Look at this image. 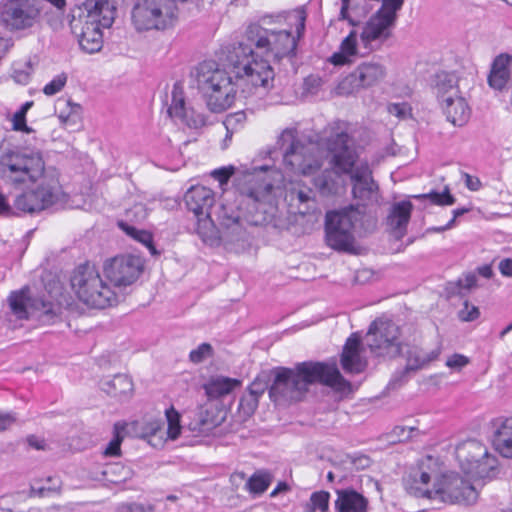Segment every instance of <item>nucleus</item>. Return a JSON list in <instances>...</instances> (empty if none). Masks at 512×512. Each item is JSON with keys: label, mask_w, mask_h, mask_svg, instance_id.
<instances>
[{"label": "nucleus", "mask_w": 512, "mask_h": 512, "mask_svg": "<svg viewBox=\"0 0 512 512\" xmlns=\"http://www.w3.org/2000/svg\"><path fill=\"white\" fill-rule=\"evenodd\" d=\"M306 12L304 8H299L288 15L289 20L295 22V35L290 29L285 27H271L270 36L274 40L272 49V60L279 61L285 57H294L296 54L297 42L303 36L305 31Z\"/></svg>", "instance_id": "obj_14"}, {"label": "nucleus", "mask_w": 512, "mask_h": 512, "mask_svg": "<svg viewBox=\"0 0 512 512\" xmlns=\"http://www.w3.org/2000/svg\"><path fill=\"white\" fill-rule=\"evenodd\" d=\"M155 510L152 504L129 503L122 506V512H153Z\"/></svg>", "instance_id": "obj_53"}, {"label": "nucleus", "mask_w": 512, "mask_h": 512, "mask_svg": "<svg viewBox=\"0 0 512 512\" xmlns=\"http://www.w3.org/2000/svg\"><path fill=\"white\" fill-rule=\"evenodd\" d=\"M221 421L217 419L208 410H201L198 414V419L192 430H197L199 433H209L214 428L219 426Z\"/></svg>", "instance_id": "obj_40"}, {"label": "nucleus", "mask_w": 512, "mask_h": 512, "mask_svg": "<svg viewBox=\"0 0 512 512\" xmlns=\"http://www.w3.org/2000/svg\"><path fill=\"white\" fill-rule=\"evenodd\" d=\"M265 391V386L260 383V382H256L254 381L250 386H249V389H248V393L249 394H255V397L259 399V397L264 393Z\"/></svg>", "instance_id": "obj_63"}, {"label": "nucleus", "mask_w": 512, "mask_h": 512, "mask_svg": "<svg viewBox=\"0 0 512 512\" xmlns=\"http://www.w3.org/2000/svg\"><path fill=\"white\" fill-rule=\"evenodd\" d=\"M271 27L251 24L244 40L235 44L228 54L234 78L213 61H204L196 68V82L207 107L214 113L229 109L237 97L247 98L266 92L273 86L274 71L270 64L274 40Z\"/></svg>", "instance_id": "obj_1"}, {"label": "nucleus", "mask_w": 512, "mask_h": 512, "mask_svg": "<svg viewBox=\"0 0 512 512\" xmlns=\"http://www.w3.org/2000/svg\"><path fill=\"white\" fill-rule=\"evenodd\" d=\"M15 422L11 414H0V431L6 430Z\"/></svg>", "instance_id": "obj_62"}, {"label": "nucleus", "mask_w": 512, "mask_h": 512, "mask_svg": "<svg viewBox=\"0 0 512 512\" xmlns=\"http://www.w3.org/2000/svg\"><path fill=\"white\" fill-rule=\"evenodd\" d=\"M101 389L115 398H127L133 392V382L125 374H117L113 378L103 379Z\"/></svg>", "instance_id": "obj_30"}, {"label": "nucleus", "mask_w": 512, "mask_h": 512, "mask_svg": "<svg viewBox=\"0 0 512 512\" xmlns=\"http://www.w3.org/2000/svg\"><path fill=\"white\" fill-rule=\"evenodd\" d=\"M166 418L168 423V438H170L171 440H175L178 438L181 432L180 415L174 408H170L166 410Z\"/></svg>", "instance_id": "obj_43"}, {"label": "nucleus", "mask_w": 512, "mask_h": 512, "mask_svg": "<svg viewBox=\"0 0 512 512\" xmlns=\"http://www.w3.org/2000/svg\"><path fill=\"white\" fill-rule=\"evenodd\" d=\"M404 0H382V7L377 11L396 21L397 11L401 9Z\"/></svg>", "instance_id": "obj_46"}, {"label": "nucleus", "mask_w": 512, "mask_h": 512, "mask_svg": "<svg viewBox=\"0 0 512 512\" xmlns=\"http://www.w3.org/2000/svg\"><path fill=\"white\" fill-rule=\"evenodd\" d=\"M477 278L473 274H468L464 279H459L457 284L460 288L470 290L476 286Z\"/></svg>", "instance_id": "obj_59"}, {"label": "nucleus", "mask_w": 512, "mask_h": 512, "mask_svg": "<svg viewBox=\"0 0 512 512\" xmlns=\"http://www.w3.org/2000/svg\"><path fill=\"white\" fill-rule=\"evenodd\" d=\"M364 212L355 205L328 211L325 216V240L336 251H355V230Z\"/></svg>", "instance_id": "obj_8"}, {"label": "nucleus", "mask_w": 512, "mask_h": 512, "mask_svg": "<svg viewBox=\"0 0 512 512\" xmlns=\"http://www.w3.org/2000/svg\"><path fill=\"white\" fill-rule=\"evenodd\" d=\"M171 97V104L168 108V113L171 117L179 118L195 128L204 125L205 120L201 115H197L195 119H189V110L186 108L184 90L179 83L174 84Z\"/></svg>", "instance_id": "obj_24"}, {"label": "nucleus", "mask_w": 512, "mask_h": 512, "mask_svg": "<svg viewBox=\"0 0 512 512\" xmlns=\"http://www.w3.org/2000/svg\"><path fill=\"white\" fill-rule=\"evenodd\" d=\"M332 170L326 169L316 178H314V185L322 196H332L338 194L340 190V176L343 173H338L331 165Z\"/></svg>", "instance_id": "obj_32"}, {"label": "nucleus", "mask_w": 512, "mask_h": 512, "mask_svg": "<svg viewBox=\"0 0 512 512\" xmlns=\"http://www.w3.org/2000/svg\"><path fill=\"white\" fill-rule=\"evenodd\" d=\"M493 445L504 457L512 458V417L497 419L493 423Z\"/></svg>", "instance_id": "obj_26"}, {"label": "nucleus", "mask_w": 512, "mask_h": 512, "mask_svg": "<svg viewBox=\"0 0 512 512\" xmlns=\"http://www.w3.org/2000/svg\"><path fill=\"white\" fill-rule=\"evenodd\" d=\"M329 500V492L324 490L313 492L309 501L304 506V512H328Z\"/></svg>", "instance_id": "obj_38"}, {"label": "nucleus", "mask_w": 512, "mask_h": 512, "mask_svg": "<svg viewBox=\"0 0 512 512\" xmlns=\"http://www.w3.org/2000/svg\"><path fill=\"white\" fill-rule=\"evenodd\" d=\"M8 303L11 312L18 319L35 317L43 323H53L57 317V305L42 296L30 295L28 287L11 292Z\"/></svg>", "instance_id": "obj_11"}, {"label": "nucleus", "mask_w": 512, "mask_h": 512, "mask_svg": "<svg viewBox=\"0 0 512 512\" xmlns=\"http://www.w3.org/2000/svg\"><path fill=\"white\" fill-rule=\"evenodd\" d=\"M27 442L31 447H33L37 450H44L46 447L45 441L43 439H39L35 436H29L27 438Z\"/></svg>", "instance_id": "obj_64"}, {"label": "nucleus", "mask_w": 512, "mask_h": 512, "mask_svg": "<svg viewBox=\"0 0 512 512\" xmlns=\"http://www.w3.org/2000/svg\"><path fill=\"white\" fill-rule=\"evenodd\" d=\"M143 269L142 258L131 254L115 256L103 264L105 276L116 287L132 285L140 277Z\"/></svg>", "instance_id": "obj_15"}, {"label": "nucleus", "mask_w": 512, "mask_h": 512, "mask_svg": "<svg viewBox=\"0 0 512 512\" xmlns=\"http://www.w3.org/2000/svg\"><path fill=\"white\" fill-rule=\"evenodd\" d=\"M414 198H417V199L427 198L433 204L440 205V206L453 205L456 201L454 196L450 194L448 187H446L445 190L441 193L436 192V191H431L427 194L415 195Z\"/></svg>", "instance_id": "obj_42"}, {"label": "nucleus", "mask_w": 512, "mask_h": 512, "mask_svg": "<svg viewBox=\"0 0 512 512\" xmlns=\"http://www.w3.org/2000/svg\"><path fill=\"white\" fill-rule=\"evenodd\" d=\"M466 187L471 191H478L482 187V183L478 177L468 173H463Z\"/></svg>", "instance_id": "obj_58"}, {"label": "nucleus", "mask_w": 512, "mask_h": 512, "mask_svg": "<svg viewBox=\"0 0 512 512\" xmlns=\"http://www.w3.org/2000/svg\"><path fill=\"white\" fill-rule=\"evenodd\" d=\"M466 212H468V209H466V208L455 209L453 211V218L445 226L434 227V228H431L430 230L434 231V232H443L445 230H448L453 227L456 218L463 215Z\"/></svg>", "instance_id": "obj_57"}, {"label": "nucleus", "mask_w": 512, "mask_h": 512, "mask_svg": "<svg viewBox=\"0 0 512 512\" xmlns=\"http://www.w3.org/2000/svg\"><path fill=\"white\" fill-rule=\"evenodd\" d=\"M433 91L438 102L451 100V97L461 94L458 77L454 73L440 72L435 76Z\"/></svg>", "instance_id": "obj_28"}, {"label": "nucleus", "mask_w": 512, "mask_h": 512, "mask_svg": "<svg viewBox=\"0 0 512 512\" xmlns=\"http://www.w3.org/2000/svg\"><path fill=\"white\" fill-rule=\"evenodd\" d=\"M84 11L70 22L72 33L78 38L83 51L96 53L103 46L102 28H110L116 15V7L111 0H86Z\"/></svg>", "instance_id": "obj_6"}, {"label": "nucleus", "mask_w": 512, "mask_h": 512, "mask_svg": "<svg viewBox=\"0 0 512 512\" xmlns=\"http://www.w3.org/2000/svg\"><path fill=\"white\" fill-rule=\"evenodd\" d=\"M272 185L270 183H267L264 185L263 189H250L247 193L248 197L253 199L255 202H260L266 195H268L271 192Z\"/></svg>", "instance_id": "obj_55"}, {"label": "nucleus", "mask_w": 512, "mask_h": 512, "mask_svg": "<svg viewBox=\"0 0 512 512\" xmlns=\"http://www.w3.org/2000/svg\"><path fill=\"white\" fill-rule=\"evenodd\" d=\"M212 356L213 347L209 343H202L196 349L190 352L189 359L192 363L199 364Z\"/></svg>", "instance_id": "obj_45"}, {"label": "nucleus", "mask_w": 512, "mask_h": 512, "mask_svg": "<svg viewBox=\"0 0 512 512\" xmlns=\"http://www.w3.org/2000/svg\"><path fill=\"white\" fill-rule=\"evenodd\" d=\"M13 129L16 131H29L26 125V115H24V112L17 111L13 115Z\"/></svg>", "instance_id": "obj_56"}, {"label": "nucleus", "mask_w": 512, "mask_h": 512, "mask_svg": "<svg viewBox=\"0 0 512 512\" xmlns=\"http://www.w3.org/2000/svg\"><path fill=\"white\" fill-rule=\"evenodd\" d=\"M66 81H67L66 74H64V73L59 74L54 79H52L48 84H46L44 86L43 92L48 96L55 95L62 90V88L66 84Z\"/></svg>", "instance_id": "obj_48"}, {"label": "nucleus", "mask_w": 512, "mask_h": 512, "mask_svg": "<svg viewBox=\"0 0 512 512\" xmlns=\"http://www.w3.org/2000/svg\"><path fill=\"white\" fill-rule=\"evenodd\" d=\"M217 221L220 227V243L236 245L248 241L245 221L240 212L231 206L221 205L217 212Z\"/></svg>", "instance_id": "obj_17"}, {"label": "nucleus", "mask_w": 512, "mask_h": 512, "mask_svg": "<svg viewBox=\"0 0 512 512\" xmlns=\"http://www.w3.org/2000/svg\"><path fill=\"white\" fill-rule=\"evenodd\" d=\"M418 432L415 427L396 426L390 437L392 442H405L415 437Z\"/></svg>", "instance_id": "obj_44"}, {"label": "nucleus", "mask_w": 512, "mask_h": 512, "mask_svg": "<svg viewBox=\"0 0 512 512\" xmlns=\"http://www.w3.org/2000/svg\"><path fill=\"white\" fill-rule=\"evenodd\" d=\"M469 362L470 360L467 356L455 353L448 357V359L446 360V366L451 369L460 371L463 367L468 365Z\"/></svg>", "instance_id": "obj_52"}, {"label": "nucleus", "mask_w": 512, "mask_h": 512, "mask_svg": "<svg viewBox=\"0 0 512 512\" xmlns=\"http://www.w3.org/2000/svg\"><path fill=\"white\" fill-rule=\"evenodd\" d=\"M187 208L192 211L196 217L211 214L210 210L214 205V192L205 186H192L184 196Z\"/></svg>", "instance_id": "obj_21"}, {"label": "nucleus", "mask_w": 512, "mask_h": 512, "mask_svg": "<svg viewBox=\"0 0 512 512\" xmlns=\"http://www.w3.org/2000/svg\"><path fill=\"white\" fill-rule=\"evenodd\" d=\"M197 218L196 232L202 241L210 246L220 244V228L217 229L211 214L202 215Z\"/></svg>", "instance_id": "obj_33"}, {"label": "nucleus", "mask_w": 512, "mask_h": 512, "mask_svg": "<svg viewBox=\"0 0 512 512\" xmlns=\"http://www.w3.org/2000/svg\"><path fill=\"white\" fill-rule=\"evenodd\" d=\"M322 79L316 75H310L304 80L305 90L309 93H316L322 86Z\"/></svg>", "instance_id": "obj_54"}, {"label": "nucleus", "mask_w": 512, "mask_h": 512, "mask_svg": "<svg viewBox=\"0 0 512 512\" xmlns=\"http://www.w3.org/2000/svg\"><path fill=\"white\" fill-rule=\"evenodd\" d=\"M413 204L409 200L395 202L386 217V225L396 240H401L407 233Z\"/></svg>", "instance_id": "obj_19"}, {"label": "nucleus", "mask_w": 512, "mask_h": 512, "mask_svg": "<svg viewBox=\"0 0 512 512\" xmlns=\"http://www.w3.org/2000/svg\"><path fill=\"white\" fill-rule=\"evenodd\" d=\"M501 274L506 277H512V259L505 258L502 259L498 266Z\"/></svg>", "instance_id": "obj_61"}, {"label": "nucleus", "mask_w": 512, "mask_h": 512, "mask_svg": "<svg viewBox=\"0 0 512 512\" xmlns=\"http://www.w3.org/2000/svg\"><path fill=\"white\" fill-rule=\"evenodd\" d=\"M291 200L298 201L300 205L304 206L302 210L299 207V212L302 214L308 213L315 205V195L310 188H294L290 192Z\"/></svg>", "instance_id": "obj_39"}, {"label": "nucleus", "mask_w": 512, "mask_h": 512, "mask_svg": "<svg viewBox=\"0 0 512 512\" xmlns=\"http://www.w3.org/2000/svg\"><path fill=\"white\" fill-rule=\"evenodd\" d=\"M395 22L377 12L362 28L360 41L363 46L369 51L380 49L381 45L391 37Z\"/></svg>", "instance_id": "obj_18"}, {"label": "nucleus", "mask_w": 512, "mask_h": 512, "mask_svg": "<svg viewBox=\"0 0 512 512\" xmlns=\"http://www.w3.org/2000/svg\"><path fill=\"white\" fill-rule=\"evenodd\" d=\"M430 474L422 466L412 469L405 479L406 489L415 497L446 504L472 505L478 499L477 486L457 473L445 474L429 487Z\"/></svg>", "instance_id": "obj_5"}, {"label": "nucleus", "mask_w": 512, "mask_h": 512, "mask_svg": "<svg viewBox=\"0 0 512 512\" xmlns=\"http://www.w3.org/2000/svg\"><path fill=\"white\" fill-rule=\"evenodd\" d=\"M455 455L461 470L471 480H490L495 476L497 458L480 441L469 439L459 443Z\"/></svg>", "instance_id": "obj_9"}, {"label": "nucleus", "mask_w": 512, "mask_h": 512, "mask_svg": "<svg viewBox=\"0 0 512 512\" xmlns=\"http://www.w3.org/2000/svg\"><path fill=\"white\" fill-rule=\"evenodd\" d=\"M33 72L34 63L30 59L20 60L14 62L11 77L17 84L27 85L31 80Z\"/></svg>", "instance_id": "obj_36"}, {"label": "nucleus", "mask_w": 512, "mask_h": 512, "mask_svg": "<svg viewBox=\"0 0 512 512\" xmlns=\"http://www.w3.org/2000/svg\"><path fill=\"white\" fill-rule=\"evenodd\" d=\"M386 70L378 62H365L357 69L341 80L337 87V93L340 95H349L361 88H366L377 84L384 79Z\"/></svg>", "instance_id": "obj_16"}, {"label": "nucleus", "mask_w": 512, "mask_h": 512, "mask_svg": "<svg viewBox=\"0 0 512 512\" xmlns=\"http://www.w3.org/2000/svg\"><path fill=\"white\" fill-rule=\"evenodd\" d=\"M387 109L391 115H394L399 119H406L411 115V107L406 102L389 104Z\"/></svg>", "instance_id": "obj_50"}, {"label": "nucleus", "mask_w": 512, "mask_h": 512, "mask_svg": "<svg viewBox=\"0 0 512 512\" xmlns=\"http://www.w3.org/2000/svg\"><path fill=\"white\" fill-rule=\"evenodd\" d=\"M362 343L357 333L352 334L343 347L341 354V366L346 373L359 374L367 366V361L361 355Z\"/></svg>", "instance_id": "obj_20"}, {"label": "nucleus", "mask_w": 512, "mask_h": 512, "mask_svg": "<svg viewBox=\"0 0 512 512\" xmlns=\"http://www.w3.org/2000/svg\"><path fill=\"white\" fill-rule=\"evenodd\" d=\"M357 32L352 30L347 37H345L340 45V51L335 52L329 61L336 65H345L351 62L350 57L357 54Z\"/></svg>", "instance_id": "obj_34"}, {"label": "nucleus", "mask_w": 512, "mask_h": 512, "mask_svg": "<svg viewBox=\"0 0 512 512\" xmlns=\"http://www.w3.org/2000/svg\"><path fill=\"white\" fill-rule=\"evenodd\" d=\"M234 167H221L218 169H215L211 172V176L217 180L222 187L223 185L227 184L230 177L234 174Z\"/></svg>", "instance_id": "obj_51"}, {"label": "nucleus", "mask_w": 512, "mask_h": 512, "mask_svg": "<svg viewBox=\"0 0 512 512\" xmlns=\"http://www.w3.org/2000/svg\"><path fill=\"white\" fill-rule=\"evenodd\" d=\"M124 429V426L120 423H116L114 425V436L113 439L108 443L107 447L104 449V456L117 457L121 455V443L123 441L122 432Z\"/></svg>", "instance_id": "obj_41"}, {"label": "nucleus", "mask_w": 512, "mask_h": 512, "mask_svg": "<svg viewBox=\"0 0 512 512\" xmlns=\"http://www.w3.org/2000/svg\"><path fill=\"white\" fill-rule=\"evenodd\" d=\"M349 142L350 137L344 131L335 132L327 139L329 164L338 173H349L352 181V195L358 202L356 207L376 204L379 199V187L372 177V170L367 162L357 164V152Z\"/></svg>", "instance_id": "obj_4"}, {"label": "nucleus", "mask_w": 512, "mask_h": 512, "mask_svg": "<svg viewBox=\"0 0 512 512\" xmlns=\"http://www.w3.org/2000/svg\"><path fill=\"white\" fill-rule=\"evenodd\" d=\"M0 177L4 183L19 187L44 180L34 190L22 193L14 200V207L24 213H36L58 203L62 190L54 175H45V162L39 151L9 148L0 155Z\"/></svg>", "instance_id": "obj_2"}, {"label": "nucleus", "mask_w": 512, "mask_h": 512, "mask_svg": "<svg viewBox=\"0 0 512 512\" xmlns=\"http://www.w3.org/2000/svg\"><path fill=\"white\" fill-rule=\"evenodd\" d=\"M446 119L454 126L465 125L471 114L470 107L465 98L459 94L451 97V100L439 102Z\"/></svg>", "instance_id": "obj_23"}, {"label": "nucleus", "mask_w": 512, "mask_h": 512, "mask_svg": "<svg viewBox=\"0 0 512 512\" xmlns=\"http://www.w3.org/2000/svg\"><path fill=\"white\" fill-rule=\"evenodd\" d=\"M440 353V347H436L431 351H426L418 346H409L405 352V371H418L420 369L425 368L432 361L436 360L439 357Z\"/></svg>", "instance_id": "obj_27"}, {"label": "nucleus", "mask_w": 512, "mask_h": 512, "mask_svg": "<svg viewBox=\"0 0 512 512\" xmlns=\"http://www.w3.org/2000/svg\"><path fill=\"white\" fill-rule=\"evenodd\" d=\"M40 0H7L0 9V25L7 30H23L36 22Z\"/></svg>", "instance_id": "obj_13"}, {"label": "nucleus", "mask_w": 512, "mask_h": 512, "mask_svg": "<svg viewBox=\"0 0 512 512\" xmlns=\"http://www.w3.org/2000/svg\"><path fill=\"white\" fill-rule=\"evenodd\" d=\"M240 381L233 378L218 376L211 378L205 385L204 390L209 399H218L230 394Z\"/></svg>", "instance_id": "obj_31"}, {"label": "nucleus", "mask_w": 512, "mask_h": 512, "mask_svg": "<svg viewBox=\"0 0 512 512\" xmlns=\"http://www.w3.org/2000/svg\"><path fill=\"white\" fill-rule=\"evenodd\" d=\"M365 0H341L338 19L347 21L351 26H358L370 11Z\"/></svg>", "instance_id": "obj_29"}, {"label": "nucleus", "mask_w": 512, "mask_h": 512, "mask_svg": "<svg viewBox=\"0 0 512 512\" xmlns=\"http://www.w3.org/2000/svg\"><path fill=\"white\" fill-rule=\"evenodd\" d=\"M255 394H244L239 402V409L245 416H251L258 407L259 399L255 397Z\"/></svg>", "instance_id": "obj_47"}, {"label": "nucleus", "mask_w": 512, "mask_h": 512, "mask_svg": "<svg viewBox=\"0 0 512 512\" xmlns=\"http://www.w3.org/2000/svg\"><path fill=\"white\" fill-rule=\"evenodd\" d=\"M480 311L477 306L470 305L468 301L463 303V307L458 312V317L461 321L471 322L478 319Z\"/></svg>", "instance_id": "obj_49"}, {"label": "nucleus", "mask_w": 512, "mask_h": 512, "mask_svg": "<svg viewBox=\"0 0 512 512\" xmlns=\"http://www.w3.org/2000/svg\"><path fill=\"white\" fill-rule=\"evenodd\" d=\"M273 375L269 396L278 404L300 401L309 386L315 383H321L339 392H344L351 386L341 375L336 363L307 361L298 363L294 368H275Z\"/></svg>", "instance_id": "obj_3"}, {"label": "nucleus", "mask_w": 512, "mask_h": 512, "mask_svg": "<svg viewBox=\"0 0 512 512\" xmlns=\"http://www.w3.org/2000/svg\"><path fill=\"white\" fill-rule=\"evenodd\" d=\"M71 287L80 301L104 309L117 303L116 294L102 279L95 266L79 265L71 277Z\"/></svg>", "instance_id": "obj_7"}, {"label": "nucleus", "mask_w": 512, "mask_h": 512, "mask_svg": "<svg viewBox=\"0 0 512 512\" xmlns=\"http://www.w3.org/2000/svg\"><path fill=\"white\" fill-rule=\"evenodd\" d=\"M511 64L512 56L509 54H500L494 59L488 75L491 88L501 91L507 86L511 76Z\"/></svg>", "instance_id": "obj_25"}, {"label": "nucleus", "mask_w": 512, "mask_h": 512, "mask_svg": "<svg viewBox=\"0 0 512 512\" xmlns=\"http://www.w3.org/2000/svg\"><path fill=\"white\" fill-rule=\"evenodd\" d=\"M272 475L267 471L255 472L247 481V489L254 494H261L267 490L272 482Z\"/></svg>", "instance_id": "obj_37"}, {"label": "nucleus", "mask_w": 512, "mask_h": 512, "mask_svg": "<svg viewBox=\"0 0 512 512\" xmlns=\"http://www.w3.org/2000/svg\"><path fill=\"white\" fill-rule=\"evenodd\" d=\"M334 502L336 512H367L368 499L352 488L337 489Z\"/></svg>", "instance_id": "obj_22"}, {"label": "nucleus", "mask_w": 512, "mask_h": 512, "mask_svg": "<svg viewBox=\"0 0 512 512\" xmlns=\"http://www.w3.org/2000/svg\"><path fill=\"white\" fill-rule=\"evenodd\" d=\"M163 423L159 421H154L149 423L146 427L145 436L155 437L158 433L162 432Z\"/></svg>", "instance_id": "obj_60"}, {"label": "nucleus", "mask_w": 512, "mask_h": 512, "mask_svg": "<svg viewBox=\"0 0 512 512\" xmlns=\"http://www.w3.org/2000/svg\"><path fill=\"white\" fill-rule=\"evenodd\" d=\"M399 327L392 321H374L366 334V345L376 356L396 357L401 352Z\"/></svg>", "instance_id": "obj_12"}, {"label": "nucleus", "mask_w": 512, "mask_h": 512, "mask_svg": "<svg viewBox=\"0 0 512 512\" xmlns=\"http://www.w3.org/2000/svg\"><path fill=\"white\" fill-rule=\"evenodd\" d=\"M119 227L130 237L145 245L151 254L156 255L158 252L153 244V236L146 230H139L125 222H119Z\"/></svg>", "instance_id": "obj_35"}, {"label": "nucleus", "mask_w": 512, "mask_h": 512, "mask_svg": "<svg viewBox=\"0 0 512 512\" xmlns=\"http://www.w3.org/2000/svg\"><path fill=\"white\" fill-rule=\"evenodd\" d=\"M278 143L284 150L283 162L291 172L311 175L322 166L317 148L313 144H305L297 139L295 129H285Z\"/></svg>", "instance_id": "obj_10"}]
</instances>
